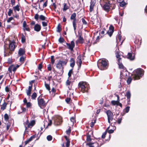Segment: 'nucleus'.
Returning a JSON list of instances; mask_svg holds the SVG:
<instances>
[{"label": "nucleus", "mask_w": 147, "mask_h": 147, "mask_svg": "<svg viewBox=\"0 0 147 147\" xmlns=\"http://www.w3.org/2000/svg\"><path fill=\"white\" fill-rule=\"evenodd\" d=\"M47 0L43 4V7H46L47 5Z\"/></svg>", "instance_id": "60"}, {"label": "nucleus", "mask_w": 147, "mask_h": 147, "mask_svg": "<svg viewBox=\"0 0 147 147\" xmlns=\"http://www.w3.org/2000/svg\"><path fill=\"white\" fill-rule=\"evenodd\" d=\"M87 145L89 146V147H98V144L97 142L94 143L89 142L86 144Z\"/></svg>", "instance_id": "13"}, {"label": "nucleus", "mask_w": 147, "mask_h": 147, "mask_svg": "<svg viewBox=\"0 0 147 147\" xmlns=\"http://www.w3.org/2000/svg\"><path fill=\"white\" fill-rule=\"evenodd\" d=\"M13 8L15 12H16V11H18L20 10L19 5H18L16 6L13 7Z\"/></svg>", "instance_id": "26"}, {"label": "nucleus", "mask_w": 147, "mask_h": 147, "mask_svg": "<svg viewBox=\"0 0 147 147\" xmlns=\"http://www.w3.org/2000/svg\"><path fill=\"white\" fill-rule=\"evenodd\" d=\"M68 8L69 7L68 6H67L66 4L65 3H64L63 4V10L64 11H65L67 9H68Z\"/></svg>", "instance_id": "34"}, {"label": "nucleus", "mask_w": 147, "mask_h": 147, "mask_svg": "<svg viewBox=\"0 0 147 147\" xmlns=\"http://www.w3.org/2000/svg\"><path fill=\"white\" fill-rule=\"evenodd\" d=\"M114 31V27L111 25L109 27V30L107 32V33L111 37Z\"/></svg>", "instance_id": "11"}, {"label": "nucleus", "mask_w": 147, "mask_h": 147, "mask_svg": "<svg viewBox=\"0 0 147 147\" xmlns=\"http://www.w3.org/2000/svg\"><path fill=\"white\" fill-rule=\"evenodd\" d=\"M46 17L43 15H40L39 16V18L42 20H45Z\"/></svg>", "instance_id": "37"}, {"label": "nucleus", "mask_w": 147, "mask_h": 147, "mask_svg": "<svg viewBox=\"0 0 147 147\" xmlns=\"http://www.w3.org/2000/svg\"><path fill=\"white\" fill-rule=\"evenodd\" d=\"M17 67H15V66L14 65H12L10 66L8 68V71L11 72L12 71H15Z\"/></svg>", "instance_id": "15"}, {"label": "nucleus", "mask_w": 147, "mask_h": 147, "mask_svg": "<svg viewBox=\"0 0 147 147\" xmlns=\"http://www.w3.org/2000/svg\"><path fill=\"white\" fill-rule=\"evenodd\" d=\"M23 28L24 30H26L27 31H29L30 30V28L28 27L27 26H26L23 27Z\"/></svg>", "instance_id": "55"}, {"label": "nucleus", "mask_w": 147, "mask_h": 147, "mask_svg": "<svg viewBox=\"0 0 147 147\" xmlns=\"http://www.w3.org/2000/svg\"><path fill=\"white\" fill-rule=\"evenodd\" d=\"M70 67L72 68L74 67L75 65V61L74 59L72 58H71L70 61Z\"/></svg>", "instance_id": "18"}, {"label": "nucleus", "mask_w": 147, "mask_h": 147, "mask_svg": "<svg viewBox=\"0 0 147 147\" xmlns=\"http://www.w3.org/2000/svg\"><path fill=\"white\" fill-rule=\"evenodd\" d=\"M82 21L83 24L85 25H87V22L84 18L82 19Z\"/></svg>", "instance_id": "40"}, {"label": "nucleus", "mask_w": 147, "mask_h": 147, "mask_svg": "<svg viewBox=\"0 0 147 147\" xmlns=\"http://www.w3.org/2000/svg\"><path fill=\"white\" fill-rule=\"evenodd\" d=\"M111 103L112 105H118L119 104V101L118 100L117 101L113 100L111 102Z\"/></svg>", "instance_id": "32"}, {"label": "nucleus", "mask_w": 147, "mask_h": 147, "mask_svg": "<svg viewBox=\"0 0 147 147\" xmlns=\"http://www.w3.org/2000/svg\"><path fill=\"white\" fill-rule=\"evenodd\" d=\"M104 9L106 11H108L110 8V5L107 3L105 4L103 6Z\"/></svg>", "instance_id": "23"}, {"label": "nucleus", "mask_w": 147, "mask_h": 147, "mask_svg": "<svg viewBox=\"0 0 147 147\" xmlns=\"http://www.w3.org/2000/svg\"><path fill=\"white\" fill-rule=\"evenodd\" d=\"M45 86L48 90L50 91V88L49 85V84H46L45 82Z\"/></svg>", "instance_id": "39"}, {"label": "nucleus", "mask_w": 147, "mask_h": 147, "mask_svg": "<svg viewBox=\"0 0 147 147\" xmlns=\"http://www.w3.org/2000/svg\"><path fill=\"white\" fill-rule=\"evenodd\" d=\"M13 19V18L12 17H11L9 18L7 20V23L10 22L11 20Z\"/></svg>", "instance_id": "45"}, {"label": "nucleus", "mask_w": 147, "mask_h": 147, "mask_svg": "<svg viewBox=\"0 0 147 147\" xmlns=\"http://www.w3.org/2000/svg\"><path fill=\"white\" fill-rule=\"evenodd\" d=\"M122 120V118H119L118 119L117 122L119 124H120L121 123Z\"/></svg>", "instance_id": "63"}, {"label": "nucleus", "mask_w": 147, "mask_h": 147, "mask_svg": "<svg viewBox=\"0 0 147 147\" xmlns=\"http://www.w3.org/2000/svg\"><path fill=\"white\" fill-rule=\"evenodd\" d=\"M15 43L14 42H11L9 45V48L10 51H14L15 47Z\"/></svg>", "instance_id": "14"}, {"label": "nucleus", "mask_w": 147, "mask_h": 147, "mask_svg": "<svg viewBox=\"0 0 147 147\" xmlns=\"http://www.w3.org/2000/svg\"><path fill=\"white\" fill-rule=\"evenodd\" d=\"M107 133V131H106L105 132H104L102 136V138H104L105 137V135H106Z\"/></svg>", "instance_id": "51"}, {"label": "nucleus", "mask_w": 147, "mask_h": 147, "mask_svg": "<svg viewBox=\"0 0 147 147\" xmlns=\"http://www.w3.org/2000/svg\"><path fill=\"white\" fill-rule=\"evenodd\" d=\"M25 53L24 50L22 48H20L18 51V54L20 56L23 55Z\"/></svg>", "instance_id": "22"}, {"label": "nucleus", "mask_w": 147, "mask_h": 147, "mask_svg": "<svg viewBox=\"0 0 147 147\" xmlns=\"http://www.w3.org/2000/svg\"><path fill=\"white\" fill-rule=\"evenodd\" d=\"M65 138L66 140V146L67 147H68L69 145L70 142L69 140V139L67 138V136H65Z\"/></svg>", "instance_id": "29"}, {"label": "nucleus", "mask_w": 147, "mask_h": 147, "mask_svg": "<svg viewBox=\"0 0 147 147\" xmlns=\"http://www.w3.org/2000/svg\"><path fill=\"white\" fill-rule=\"evenodd\" d=\"M79 88L81 91L84 93L85 92H87L88 88L87 85H86L84 82H80L78 84Z\"/></svg>", "instance_id": "5"}, {"label": "nucleus", "mask_w": 147, "mask_h": 147, "mask_svg": "<svg viewBox=\"0 0 147 147\" xmlns=\"http://www.w3.org/2000/svg\"><path fill=\"white\" fill-rule=\"evenodd\" d=\"M47 138L48 141H51L52 139V137L51 135H49L47 136Z\"/></svg>", "instance_id": "47"}, {"label": "nucleus", "mask_w": 147, "mask_h": 147, "mask_svg": "<svg viewBox=\"0 0 147 147\" xmlns=\"http://www.w3.org/2000/svg\"><path fill=\"white\" fill-rule=\"evenodd\" d=\"M34 30L35 31L37 32L39 31L41 29L40 26L38 24H36L34 27Z\"/></svg>", "instance_id": "21"}, {"label": "nucleus", "mask_w": 147, "mask_h": 147, "mask_svg": "<svg viewBox=\"0 0 147 147\" xmlns=\"http://www.w3.org/2000/svg\"><path fill=\"white\" fill-rule=\"evenodd\" d=\"M78 41L80 43H82L83 42V38L82 37L81 35L80 34H79L78 36Z\"/></svg>", "instance_id": "28"}, {"label": "nucleus", "mask_w": 147, "mask_h": 147, "mask_svg": "<svg viewBox=\"0 0 147 147\" xmlns=\"http://www.w3.org/2000/svg\"><path fill=\"white\" fill-rule=\"evenodd\" d=\"M61 121L59 120L58 119H56L54 121V124L56 125H58L60 124Z\"/></svg>", "instance_id": "30"}, {"label": "nucleus", "mask_w": 147, "mask_h": 147, "mask_svg": "<svg viewBox=\"0 0 147 147\" xmlns=\"http://www.w3.org/2000/svg\"><path fill=\"white\" fill-rule=\"evenodd\" d=\"M66 45L68 47V48L71 51L73 50V49L75 47V43L73 41H71V43H66Z\"/></svg>", "instance_id": "10"}, {"label": "nucleus", "mask_w": 147, "mask_h": 147, "mask_svg": "<svg viewBox=\"0 0 147 147\" xmlns=\"http://www.w3.org/2000/svg\"><path fill=\"white\" fill-rule=\"evenodd\" d=\"M10 2L12 5H15V0H10Z\"/></svg>", "instance_id": "54"}, {"label": "nucleus", "mask_w": 147, "mask_h": 147, "mask_svg": "<svg viewBox=\"0 0 147 147\" xmlns=\"http://www.w3.org/2000/svg\"><path fill=\"white\" fill-rule=\"evenodd\" d=\"M9 51L8 48H6V47L4 46V56L6 57L9 56L10 54H11L12 52Z\"/></svg>", "instance_id": "12"}, {"label": "nucleus", "mask_w": 147, "mask_h": 147, "mask_svg": "<svg viewBox=\"0 0 147 147\" xmlns=\"http://www.w3.org/2000/svg\"><path fill=\"white\" fill-rule=\"evenodd\" d=\"M26 104L27 107H30L31 106V104L30 102H27Z\"/></svg>", "instance_id": "58"}, {"label": "nucleus", "mask_w": 147, "mask_h": 147, "mask_svg": "<svg viewBox=\"0 0 147 147\" xmlns=\"http://www.w3.org/2000/svg\"><path fill=\"white\" fill-rule=\"evenodd\" d=\"M37 94L36 92H34L31 96V98L32 99H35L37 97Z\"/></svg>", "instance_id": "33"}, {"label": "nucleus", "mask_w": 147, "mask_h": 147, "mask_svg": "<svg viewBox=\"0 0 147 147\" xmlns=\"http://www.w3.org/2000/svg\"><path fill=\"white\" fill-rule=\"evenodd\" d=\"M7 104L6 102H5V101H4V103L3 104L1 105V110H4L5 109L6 106H7Z\"/></svg>", "instance_id": "27"}, {"label": "nucleus", "mask_w": 147, "mask_h": 147, "mask_svg": "<svg viewBox=\"0 0 147 147\" xmlns=\"http://www.w3.org/2000/svg\"><path fill=\"white\" fill-rule=\"evenodd\" d=\"M144 72L142 69H138L134 71V75H132L131 78L135 80L139 79L143 75Z\"/></svg>", "instance_id": "3"}, {"label": "nucleus", "mask_w": 147, "mask_h": 147, "mask_svg": "<svg viewBox=\"0 0 147 147\" xmlns=\"http://www.w3.org/2000/svg\"><path fill=\"white\" fill-rule=\"evenodd\" d=\"M134 56V53H129V59L131 61L134 60L135 59Z\"/></svg>", "instance_id": "25"}, {"label": "nucleus", "mask_w": 147, "mask_h": 147, "mask_svg": "<svg viewBox=\"0 0 147 147\" xmlns=\"http://www.w3.org/2000/svg\"><path fill=\"white\" fill-rule=\"evenodd\" d=\"M61 28L60 27V24H59L58 25L57 27V32H60L61 31Z\"/></svg>", "instance_id": "36"}, {"label": "nucleus", "mask_w": 147, "mask_h": 147, "mask_svg": "<svg viewBox=\"0 0 147 147\" xmlns=\"http://www.w3.org/2000/svg\"><path fill=\"white\" fill-rule=\"evenodd\" d=\"M123 112L124 113H127L129 112V106H127L124 109Z\"/></svg>", "instance_id": "43"}, {"label": "nucleus", "mask_w": 147, "mask_h": 147, "mask_svg": "<svg viewBox=\"0 0 147 147\" xmlns=\"http://www.w3.org/2000/svg\"><path fill=\"white\" fill-rule=\"evenodd\" d=\"M95 123H96V120H94V122H91V123H90V126L92 127H93L94 125V124Z\"/></svg>", "instance_id": "56"}, {"label": "nucleus", "mask_w": 147, "mask_h": 147, "mask_svg": "<svg viewBox=\"0 0 147 147\" xmlns=\"http://www.w3.org/2000/svg\"><path fill=\"white\" fill-rule=\"evenodd\" d=\"M108 65V61L105 59H100L97 62V65L98 68L101 70H104L107 69Z\"/></svg>", "instance_id": "1"}, {"label": "nucleus", "mask_w": 147, "mask_h": 147, "mask_svg": "<svg viewBox=\"0 0 147 147\" xmlns=\"http://www.w3.org/2000/svg\"><path fill=\"white\" fill-rule=\"evenodd\" d=\"M13 13V10L11 9H9L8 11V15L9 16H11V14Z\"/></svg>", "instance_id": "38"}, {"label": "nucleus", "mask_w": 147, "mask_h": 147, "mask_svg": "<svg viewBox=\"0 0 147 147\" xmlns=\"http://www.w3.org/2000/svg\"><path fill=\"white\" fill-rule=\"evenodd\" d=\"M21 41L22 43H24L26 42L25 37L22 34H21Z\"/></svg>", "instance_id": "31"}, {"label": "nucleus", "mask_w": 147, "mask_h": 147, "mask_svg": "<svg viewBox=\"0 0 147 147\" xmlns=\"http://www.w3.org/2000/svg\"><path fill=\"white\" fill-rule=\"evenodd\" d=\"M70 100V98H67L65 99V101L66 102L68 103Z\"/></svg>", "instance_id": "64"}, {"label": "nucleus", "mask_w": 147, "mask_h": 147, "mask_svg": "<svg viewBox=\"0 0 147 147\" xmlns=\"http://www.w3.org/2000/svg\"><path fill=\"white\" fill-rule=\"evenodd\" d=\"M106 113L108 117V122L110 123H111L110 121H112L113 120V114L110 110L107 111Z\"/></svg>", "instance_id": "8"}, {"label": "nucleus", "mask_w": 147, "mask_h": 147, "mask_svg": "<svg viewBox=\"0 0 147 147\" xmlns=\"http://www.w3.org/2000/svg\"><path fill=\"white\" fill-rule=\"evenodd\" d=\"M39 18V15L37 14H36L34 16V19L36 20L37 21Z\"/></svg>", "instance_id": "48"}, {"label": "nucleus", "mask_w": 147, "mask_h": 147, "mask_svg": "<svg viewBox=\"0 0 147 147\" xmlns=\"http://www.w3.org/2000/svg\"><path fill=\"white\" fill-rule=\"evenodd\" d=\"M37 100L38 105L40 108L43 109L45 107L47 103L43 99L39 97L37 98Z\"/></svg>", "instance_id": "6"}, {"label": "nucleus", "mask_w": 147, "mask_h": 147, "mask_svg": "<svg viewBox=\"0 0 147 147\" xmlns=\"http://www.w3.org/2000/svg\"><path fill=\"white\" fill-rule=\"evenodd\" d=\"M115 54L116 57L118 59L119 58H120V55H119V53L118 51L116 52Z\"/></svg>", "instance_id": "46"}, {"label": "nucleus", "mask_w": 147, "mask_h": 147, "mask_svg": "<svg viewBox=\"0 0 147 147\" xmlns=\"http://www.w3.org/2000/svg\"><path fill=\"white\" fill-rule=\"evenodd\" d=\"M47 22H45L43 21L42 22V26L44 27L46 26H47Z\"/></svg>", "instance_id": "53"}, {"label": "nucleus", "mask_w": 147, "mask_h": 147, "mask_svg": "<svg viewBox=\"0 0 147 147\" xmlns=\"http://www.w3.org/2000/svg\"><path fill=\"white\" fill-rule=\"evenodd\" d=\"M107 131L109 134H110L113 133L114 132V130L112 129H111L110 130H108Z\"/></svg>", "instance_id": "62"}, {"label": "nucleus", "mask_w": 147, "mask_h": 147, "mask_svg": "<svg viewBox=\"0 0 147 147\" xmlns=\"http://www.w3.org/2000/svg\"><path fill=\"white\" fill-rule=\"evenodd\" d=\"M4 119L5 120H7L9 119V116L7 114L5 113L4 116Z\"/></svg>", "instance_id": "44"}, {"label": "nucleus", "mask_w": 147, "mask_h": 147, "mask_svg": "<svg viewBox=\"0 0 147 147\" xmlns=\"http://www.w3.org/2000/svg\"><path fill=\"white\" fill-rule=\"evenodd\" d=\"M54 56H51V63L53 64L55 60L54 59Z\"/></svg>", "instance_id": "49"}, {"label": "nucleus", "mask_w": 147, "mask_h": 147, "mask_svg": "<svg viewBox=\"0 0 147 147\" xmlns=\"http://www.w3.org/2000/svg\"><path fill=\"white\" fill-rule=\"evenodd\" d=\"M76 13H75L74 12L71 15L70 18L71 20H73L72 22V24L74 27V30L75 32H76V30L77 27V20L76 18Z\"/></svg>", "instance_id": "4"}, {"label": "nucleus", "mask_w": 147, "mask_h": 147, "mask_svg": "<svg viewBox=\"0 0 147 147\" xmlns=\"http://www.w3.org/2000/svg\"><path fill=\"white\" fill-rule=\"evenodd\" d=\"M91 140L90 136L89 134H87V140L88 141H90Z\"/></svg>", "instance_id": "42"}, {"label": "nucleus", "mask_w": 147, "mask_h": 147, "mask_svg": "<svg viewBox=\"0 0 147 147\" xmlns=\"http://www.w3.org/2000/svg\"><path fill=\"white\" fill-rule=\"evenodd\" d=\"M67 62V61L66 60H59L56 65V67L60 70L58 72L60 74H62L63 72V67L64 65H66Z\"/></svg>", "instance_id": "2"}, {"label": "nucleus", "mask_w": 147, "mask_h": 147, "mask_svg": "<svg viewBox=\"0 0 147 147\" xmlns=\"http://www.w3.org/2000/svg\"><path fill=\"white\" fill-rule=\"evenodd\" d=\"M35 123V122L34 120H33L31 121L30 123L29 122V121L27 120L25 123L26 125H25V126L26 129L27 128L30 127L31 126V127L34 126Z\"/></svg>", "instance_id": "9"}, {"label": "nucleus", "mask_w": 147, "mask_h": 147, "mask_svg": "<svg viewBox=\"0 0 147 147\" xmlns=\"http://www.w3.org/2000/svg\"><path fill=\"white\" fill-rule=\"evenodd\" d=\"M124 0H120V1H118V0H117V1L118 3H119V5L121 7H123L126 4L125 2L124 1Z\"/></svg>", "instance_id": "24"}, {"label": "nucleus", "mask_w": 147, "mask_h": 147, "mask_svg": "<svg viewBox=\"0 0 147 147\" xmlns=\"http://www.w3.org/2000/svg\"><path fill=\"white\" fill-rule=\"evenodd\" d=\"M71 121L72 122L73 124L75 122V119L74 117H71L70 119Z\"/></svg>", "instance_id": "50"}, {"label": "nucleus", "mask_w": 147, "mask_h": 147, "mask_svg": "<svg viewBox=\"0 0 147 147\" xmlns=\"http://www.w3.org/2000/svg\"><path fill=\"white\" fill-rule=\"evenodd\" d=\"M73 73V69H70L68 73V78L71 76L72 74Z\"/></svg>", "instance_id": "35"}, {"label": "nucleus", "mask_w": 147, "mask_h": 147, "mask_svg": "<svg viewBox=\"0 0 147 147\" xmlns=\"http://www.w3.org/2000/svg\"><path fill=\"white\" fill-rule=\"evenodd\" d=\"M128 74H129V72L125 68L123 69V71L121 73V75H122L124 77H125L124 79L127 81V84H129V76Z\"/></svg>", "instance_id": "7"}, {"label": "nucleus", "mask_w": 147, "mask_h": 147, "mask_svg": "<svg viewBox=\"0 0 147 147\" xmlns=\"http://www.w3.org/2000/svg\"><path fill=\"white\" fill-rule=\"evenodd\" d=\"M95 3V1L94 0H92L90 2V11L92 12L93 10L94 6Z\"/></svg>", "instance_id": "17"}, {"label": "nucleus", "mask_w": 147, "mask_h": 147, "mask_svg": "<svg viewBox=\"0 0 147 147\" xmlns=\"http://www.w3.org/2000/svg\"><path fill=\"white\" fill-rule=\"evenodd\" d=\"M117 41V42L118 44H119L120 43V45H121L123 42V40L122 41L121 38V36L120 34H119L116 37Z\"/></svg>", "instance_id": "19"}, {"label": "nucleus", "mask_w": 147, "mask_h": 147, "mask_svg": "<svg viewBox=\"0 0 147 147\" xmlns=\"http://www.w3.org/2000/svg\"><path fill=\"white\" fill-rule=\"evenodd\" d=\"M77 63H78V65H79L80 67L82 63V61L81 60V57L80 56H78L77 59Z\"/></svg>", "instance_id": "20"}, {"label": "nucleus", "mask_w": 147, "mask_h": 147, "mask_svg": "<svg viewBox=\"0 0 147 147\" xmlns=\"http://www.w3.org/2000/svg\"><path fill=\"white\" fill-rule=\"evenodd\" d=\"M59 42L60 43H62L64 41V39L63 37H60L58 40Z\"/></svg>", "instance_id": "41"}, {"label": "nucleus", "mask_w": 147, "mask_h": 147, "mask_svg": "<svg viewBox=\"0 0 147 147\" xmlns=\"http://www.w3.org/2000/svg\"><path fill=\"white\" fill-rule=\"evenodd\" d=\"M42 63H40L38 65V68L39 70H41V68H42Z\"/></svg>", "instance_id": "59"}, {"label": "nucleus", "mask_w": 147, "mask_h": 147, "mask_svg": "<svg viewBox=\"0 0 147 147\" xmlns=\"http://www.w3.org/2000/svg\"><path fill=\"white\" fill-rule=\"evenodd\" d=\"M27 94L28 96H30L31 94V91L28 90H26Z\"/></svg>", "instance_id": "52"}, {"label": "nucleus", "mask_w": 147, "mask_h": 147, "mask_svg": "<svg viewBox=\"0 0 147 147\" xmlns=\"http://www.w3.org/2000/svg\"><path fill=\"white\" fill-rule=\"evenodd\" d=\"M71 82L70 81H69V80H67L66 82V85L67 86L69 85Z\"/></svg>", "instance_id": "57"}, {"label": "nucleus", "mask_w": 147, "mask_h": 147, "mask_svg": "<svg viewBox=\"0 0 147 147\" xmlns=\"http://www.w3.org/2000/svg\"><path fill=\"white\" fill-rule=\"evenodd\" d=\"M118 64L119 65V68L121 69H125V68L123 67L121 63V58H119L118 59Z\"/></svg>", "instance_id": "16"}, {"label": "nucleus", "mask_w": 147, "mask_h": 147, "mask_svg": "<svg viewBox=\"0 0 147 147\" xmlns=\"http://www.w3.org/2000/svg\"><path fill=\"white\" fill-rule=\"evenodd\" d=\"M27 24L26 22L25 21H24L23 22V27H25L26 26Z\"/></svg>", "instance_id": "61"}]
</instances>
